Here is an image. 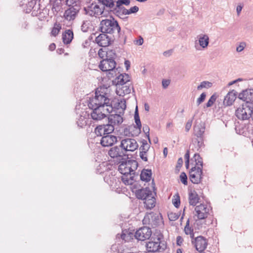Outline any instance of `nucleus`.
<instances>
[{
	"mask_svg": "<svg viewBox=\"0 0 253 253\" xmlns=\"http://www.w3.org/2000/svg\"><path fill=\"white\" fill-rule=\"evenodd\" d=\"M98 88L94 96L89 97L87 105L92 110L90 113L91 118L94 121H100L106 117L113 111L112 101L108 98L107 94Z\"/></svg>",
	"mask_w": 253,
	"mask_h": 253,
	"instance_id": "nucleus-1",
	"label": "nucleus"
},
{
	"mask_svg": "<svg viewBox=\"0 0 253 253\" xmlns=\"http://www.w3.org/2000/svg\"><path fill=\"white\" fill-rule=\"evenodd\" d=\"M99 28L103 33L113 34L117 32L119 34L121 31V27L118 22L113 18L111 19L102 20L100 22Z\"/></svg>",
	"mask_w": 253,
	"mask_h": 253,
	"instance_id": "nucleus-2",
	"label": "nucleus"
},
{
	"mask_svg": "<svg viewBox=\"0 0 253 253\" xmlns=\"http://www.w3.org/2000/svg\"><path fill=\"white\" fill-rule=\"evenodd\" d=\"M118 107L121 108V110L117 112L119 114L109 115L108 117L109 123H110L115 127L119 126L123 122L122 116L124 115V110L126 108V101L125 100H121L119 102Z\"/></svg>",
	"mask_w": 253,
	"mask_h": 253,
	"instance_id": "nucleus-3",
	"label": "nucleus"
},
{
	"mask_svg": "<svg viewBox=\"0 0 253 253\" xmlns=\"http://www.w3.org/2000/svg\"><path fill=\"white\" fill-rule=\"evenodd\" d=\"M101 4L99 5L96 2L93 1L91 3H88L84 8L85 14L90 16L97 17L102 14L104 11L105 5L99 1Z\"/></svg>",
	"mask_w": 253,
	"mask_h": 253,
	"instance_id": "nucleus-4",
	"label": "nucleus"
},
{
	"mask_svg": "<svg viewBox=\"0 0 253 253\" xmlns=\"http://www.w3.org/2000/svg\"><path fill=\"white\" fill-rule=\"evenodd\" d=\"M251 106L252 103H250L249 105L245 104L243 105L242 107L238 108L235 112L237 118L242 121L249 120L252 115Z\"/></svg>",
	"mask_w": 253,
	"mask_h": 253,
	"instance_id": "nucleus-5",
	"label": "nucleus"
},
{
	"mask_svg": "<svg viewBox=\"0 0 253 253\" xmlns=\"http://www.w3.org/2000/svg\"><path fill=\"white\" fill-rule=\"evenodd\" d=\"M132 192L135 193L136 198L138 199L144 200L152 195V191L148 187L145 188L141 187L140 185L135 184L132 188Z\"/></svg>",
	"mask_w": 253,
	"mask_h": 253,
	"instance_id": "nucleus-6",
	"label": "nucleus"
},
{
	"mask_svg": "<svg viewBox=\"0 0 253 253\" xmlns=\"http://www.w3.org/2000/svg\"><path fill=\"white\" fill-rule=\"evenodd\" d=\"M123 148V151L126 154L127 151H133L138 147L136 141L132 138H126L122 140L120 145Z\"/></svg>",
	"mask_w": 253,
	"mask_h": 253,
	"instance_id": "nucleus-7",
	"label": "nucleus"
},
{
	"mask_svg": "<svg viewBox=\"0 0 253 253\" xmlns=\"http://www.w3.org/2000/svg\"><path fill=\"white\" fill-rule=\"evenodd\" d=\"M203 169L197 168L196 166L192 167L189 171V178L194 184H199L203 178Z\"/></svg>",
	"mask_w": 253,
	"mask_h": 253,
	"instance_id": "nucleus-8",
	"label": "nucleus"
},
{
	"mask_svg": "<svg viewBox=\"0 0 253 253\" xmlns=\"http://www.w3.org/2000/svg\"><path fill=\"white\" fill-rule=\"evenodd\" d=\"M134 118L135 120V123L136 124V126H133L129 127V130L130 131L131 136H138L140 133L141 128L142 127V125L139 116L137 106H136L135 110Z\"/></svg>",
	"mask_w": 253,
	"mask_h": 253,
	"instance_id": "nucleus-9",
	"label": "nucleus"
},
{
	"mask_svg": "<svg viewBox=\"0 0 253 253\" xmlns=\"http://www.w3.org/2000/svg\"><path fill=\"white\" fill-rule=\"evenodd\" d=\"M116 63L113 59H102L99 65L100 69L103 72H110L116 70Z\"/></svg>",
	"mask_w": 253,
	"mask_h": 253,
	"instance_id": "nucleus-10",
	"label": "nucleus"
},
{
	"mask_svg": "<svg viewBox=\"0 0 253 253\" xmlns=\"http://www.w3.org/2000/svg\"><path fill=\"white\" fill-rule=\"evenodd\" d=\"M123 148L120 146H114L108 151V155L112 158H117L120 161L124 160V157L128 159L127 155L125 153Z\"/></svg>",
	"mask_w": 253,
	"mask_h": 253,
	"instance_id": "nucleus-11",
	"label": "nucleus"
},
{
	"mask_svg": "<svg viewBox=\"0 0 253 253\" xmlns=\"http://www.w3.org/2000/svg\"><path fill=\"white\" fill-rule=\"evenodd\" d=\"M192 243L198 252H203L207 248L208 244L207 239L202 236L194 238L192 240Z\"/></svg>",
	"mask_w": 253,
	"mask_h": 253,
	"instance_id": "nucleus-12",
	"label": "nucleus"
},
{
	"mask_svg": "<svg viewBox=\"0 0 253 253\" xmlns=\"http://www.w3.org/2000/svg\"><path fill=\"white\" fill-rule=\"evenodd\" d=\"M152 235L151 228L144 226L138 229L135 233V238L139 241H145L149 239Z\"/></svg>",
	"mask_w": 253,
	"mask_h": 253,
	"instance_id": "nucleus-13",
	"label": "nucleus"
},
{
	"mask_svg": "<svg viewBox=\"0 0 253 253\" xmlns=\"http://www.w3.org/2000/svg\"><path fill=\"white\" fill-rule=\"evenodd\" d=\"M118 141V137L113 135H106L102 136L100 143L103 147L112 146Z\"/></svg>",
	"mask_w": 253,
	"mask_h": 253,
	"instance_id": "nucleus-14",
	"label": "nucleus"
},
{
	"mask_svg": "<svg viewBox=\"0 0 253 253\" xmlns=\"http://www.w3.org/2000/svg\"><path fill=\"white\" fill-rule=\"evenodd\" d=\"M195 211L196 212L195 215L197 216L198 219H203L208 217L209 209L206 205L200 204L195 207Z\"/></svg>",
	"mask_w": 253,
	"mask_h": 253,
	"instance_id": "nucleus-15",
	"label": "nucleus"
},
{
	"mask_svg": "<svg viewBox=\"0 0 253 253\" xmlns=\"http://www.w3.org/2000/svg\"><path fill=\"white\" fill-rule=\"evenodd\" d=\"M238 98L245 101L247 105L252 103L251 102H253V89H248L242 91L239 94Z\"/></svg>",
	"mask_w": 253,
	"mask_h": 253,
	"instance_id": "nucleus-16",
	"label": "nucleus"
},
{
	"mask_svg": "<svg viewBox=\"0 0 253 253\" xmlns=\"http://www.w3.org/2000/svg\"><path fill=\"white\" fill-rule=\"evenodd\" d=\"M95 42L99 46L105 47L109 46L111 42L109 36L103 33L96 37Z\"/></svg>",
	"mask_w": 253,
	"mask_h": 253,
	"instance_id": "nucleus-17",
	"label": "nucleus"
},
{
	"mask_svg": "<svg viewBox=\"0 0 253 253\" xmlns=\"http://www.w3.org/2000/svg\"><path fill=\"white\" fill-rule=\"evenodd\" d=\"M235 130L237 133L247 136L250 134V125L237 123L235 126Z\"/></svg>",
	"mask_w": 253,
	"mask_h": 253,
	"instance_id": "nucleus-18",
	"label": "nucleus"
},
{
	"mask_svg": "<svg viewBox=\"0 0 253 253\" xmlns=\"http://www.w3.org/2000/svg\"><path fill=\"white\" fill-rule=\"evenodd\" d=\"M237 92L235 90L229 91L224 97L223 105L225 106L232 105L237 98Z\"/></svg>",
	"mask_w": 253,
	"mask_h": 253,
	"instance_id": "nucleus-19",
	"label": "nucleus"
},
{
	"mask_svg": "<svg viewBox=\"0 0 253 253\" xmlns=\"http://www.w3.org/2000/svg\"><path fill=\"white\" fill-rule=\"evenodd\" d=\"M79 11V6H71L67 9L64 13V17L67 20H74Z\"/></svg>",
	"mask_w": 253,
	"mask_h": 253,
	"instance_id": "nucleus-20",
	"label": "nucleus"
},
{
	"mask_svg": "<svg viewBox=\"0 0 253 253\" xmlns=\"http://www.w3.org/2000/svg\"><path fill=\"white\" fill-rule=\"evenodd\" d=\"M194 134L196 137L204 138V134L205 131V124L203 122L196 123L193 128Z\"/></svg>",
	"mask_w": 253,
	"mask_h": 253,
	"instance_id": "nucleus-21",
	"label": "nucleus"
},
{
	"mask_svg": "<svg viewBox=\"0 0 253 253\" xmlns=\"http://www.w3.org/2000/svg\"><path fill=\"white\" fill-rule=\"evenodd\" d=\"M119 163L120 165L119 166L118 170L120 173L123 174V175L128 176V175H132V173L129 169V166H127V162L126 158L119 161Z\"/></svg>",
	"mask_w": 253,
	"mask_h": 253,
	"instance_id": "nucleus-22",
	"label": "nucleus"
},
{
	"mask_svg": "<svg viewBox=\"0 0 253 253\" xmlns=\"http://www.w3.org/2000/svg\"><path fill=\"white\" fill-rule=\"evenodd\" d=\"M204 146V138L194 137L192 139V142L190 148L194 151H200Z\"/></svg>",
	"mask_w": 253,
	"mask_h": 253,
	"instance_id": "nucleus-23",
	"label": "nucleus"
},
{
	"mask_svg": "<svg viewBox=\"0 0 253 253\" xmlns=\"http://www.w3.org/2000/svg\"><path fill=\"white\" fill-rule=\"evenodd\" d=\"M135 177V176L134 175H123L122 177V180L125 184L131 185V189H132L135 184L137 185L138 184L136 179H134Z\"/></svg>",
	"mask_w": 253,
	"mask_h": 253,
	"instance_id": "nucleus-24",
	"label": "nucleus"
},
{
	"mask_svg": "<svg viewBox=\"0 0 253 253\" xmlns=\"http://www.w3.org/2000/svg\"><path fill=\"white\" fill-rule=\"evenodd\" d=\"M74 38L73 32L72 30L69 29L62 34V40L65 44L70 43Z\"/></svg>",
	"mask_w": 253,
	"mask_h": 253,
	"instance_id": "nucleus-25",
	"label": "nucleus"
},
{
	"mask_svg": "<svg viewBox=\"0 0 253 253\" xmlns=\"http://www.w3.org/2000/svg\"><path fill=\"white\" fill-rule=\"evenodd\" d=\"M198 43L203 48L207 47L209 44V37L206 34L200 35L198 36Z\"/></svg>",
	"mask_w": 253,
	"mask_h": 253,
	"instance_id": "nucleus-26",
	"label": "nucleus"
},
{
	"mask_svg": "<svg viewBox=\"0 0 253 253\" xmlns=\"http://www.w3.org/2000/svg\"><path fill=\"white\" fill-rule=\"evenodd\" d=\"M110 8L112 9V10L113 13L120 17L122 15H126V8L122 5L119 6L118 4H116V6H114L113 8Z\"/></svg>",
	"mask_w": 253,
	"mask_h": 253,
	"instance_id": "nucleus-27",
	"label": "nucleus"
},
{
	"mask_svg": "<svg viewBox=\"0 0 253 253\" xmlns=\"http://www.w3.org/2000/svg\"><path fill=\"white\" fill-rule=\"evenodd\" d=\"M152 174V171L151 169H143L140 175V180L142 181L146 182L150 181Z\"/></svg>",
	"mask_w": 253,
	"mask_h": 253,
	"instance_id": "nucleus-28",
	"label": "nucleus"
},
{
	"mask_svg": "<svg viewBox=\"0 0 253 253\" xmlns=\"http://www.w3.org/2000/svg\"><path fill=\"white\" fill-rule=\"evenodd\" d=\"M199 196L196 192H191L189 193V202L190 205L196 206L199 203Z\"/></svg>",
	"mask_w": 253,
	"mask_h": 253,
	"instance_id": "nucleus-29",
	"label": "nucleus"
},
{
	"mask_svg": "<svg viewBox=\"0 0 253 253\" xmlns=\"http://www.w3.org/2000/svg\"><path fill=\"white\" fill-rule=\"evenodd\" d=\"M144 202L145 206L147 209H152L155 206V198L153 196V195H151V197H148L146 198Z\"/></svg>",
	"mask_w": 253,
	"mask_h": 253,
	"instance_id": "nucleus-30",
	"label": "nucleus"
},
{
	"mask_svg": "<svg viewBox=\"0 0 253 253\" xmlns=\"http://www.w3.org/2000/svg\"><path fill=\"white\" fill-rule=\"evenodd\" d=\"M191 160H194L195 162V166H196L197 168H200L201 169H203V159L198 153H195Z\"/></svg>",
	"mask_w": 253,
	"mask_h": 253,
	"instance_id": "nucleus-31",
	"label": "nucleus"
},
{
	"mask_svg": "<svg viewBox=\"0 0 253 253\" xmlns=\"http://www.w3.org/2000/svg\"><path fill=\"white\" fill-rule=\"evenodd\" d=\"M127 166H129V169L132 173V175H135V170L137 169L138 167L137 162L133 160H127Z\"/></svg>",
	"mask_w": 253,
	"mask_h": 253,
	"instance_id": "nucleus-32",
	"label": "nucleus"
},
{
	"mask_svg": "<svg viewBox=\"0 0 253 253\" xmlns=\"http://www.w3.org/2000/svg\"><path fill=\"white\" fill-rule=\"evenodd\" d=\"M119 0H98V1L101 2L103 5H105L107 8H113L115 6V2L117 4Z\"/></svg>",
	"mask_w": 253,
	"mask_h": 253,
	"instance_id": "nucleus-33",
	"label": "nucleus"
},
{
	"mask_svg": "<svg viewBox=\"0 0 253 253\" xmlns=\"http://www.w3.org/2000/svg\"><path fill=\"white\" fill-rule=\"evenodd\" d=\"M184 231L186 234L190 235V238L192 239L194 238V233L193 232V229L189 227V220L188 219L186 222V224L184 228Z\"/></svg>",
	"mask_w": 253,
	"mask_h": 253,
	"instance_id": "nucleus-34",
	"label": "nucleus"
},
{
	"mask_svg": "<svg viewBox=\"0 0 253 253\" xmlns=\"http://www.w3.org/2000/svg\"><path fill=\"white\" fill-rule=\"evenodd\" d=\"M141 143L142 145L139 148L140 152H143L144 151V153H147L150 147V144L144 139L141 141Z\"/></svg>",
	"mask_w": 253,
	"mask_h": 253,
	"instance_id": "nucleus-35",
	"label": "nucleus"
},
{
	"mask_svg": "<svg viewBox=\"0 0 253 253\" xmlns=\"http://www.w3.org/2000/svg\"><path fill=\"white\" fill-rule=\"evenodd\" d=\"M104 126L105 132L106 135H110V134L113 132L115 129V126L111 125L110 123H108L106 125H103Z\"/></svg>",
	"mask_w": 253,
	"mask_h": 253,
	"instance_id": "nucleus-36",
	"label": "nucleus"
},
{
	"mask_svg": "<svg viewBox=\"0 0 253 253\" xmlns=\"http://www.w3.org/2000/svg\"><path fill=\"white\" fill-rule=\"evenodd\" d=\"M104 126L103 125H99L97 126L95 129V132L97 136H103L106 135L105 132Z\"/></svg>",
	"mask_w": 253,
	"mask_h": 253,
	"instance_id": "nucleus-37",
	"label": "nucleus"
},
{
	"mask_svg": "<svg viewBox=\"0 0 253 253\" xmlns=\"http://www.w3.org/2000/svg\"><path fill=\"white\" fill-rule=\"evenodd\" d=\"M76 123L78 126L80 127H83L84 126L86 125L85 118L84 116H82V115H80L79 118L78 119Z\"/></svg>",
	"mask_w": 253,
	"mask_h": 253,
	"instance_id": "nucleus-38",
	"label": "nucleus"
},
{
	"mask_svg": "<svg viewBox=\"0 0 253 253\" xmlns=\"http://www.w3.org/2000/svg\"><path fill=\"white\" fill-rule=\"evenodd\" d=\"M212 83L208 81H203L198 86V90H200L203 88H209L211 87Z\"/></svg>",
	"mask_w": 253,
	"mask_h": 253,
	"instance_id": "nucleus-39",
	"label": "nucleus"
},
{
	"mask_svg": "<svg viewBox=\"0 0 253 253\" xmlns=\"http://www.w3.org/2000/svg\"><path fill=\"white\" fill-rule=\"evenodd\" d=\"M216 98H217L216 95L215 93L212 94L211 96V97L209 99V100H208V102L206 104V107L209 108V107H211L213 104V103L215 102V101H216Z\"/></svg>",
	"mask_w": 253,
	"mask_h": 253,
	"instance_id": "nucleus-40",
	"label": "nucleus"
},
{
	"mask_svg": "<svg viewBox=\"0 0 253 253\" xmlns=\"http://www.w3.org/2000/svg\"><path fill=\"white\" fill-rule=\"evenodd\" d=\"M172 199V204L175 208H178L180 204V197L178 194L175 195Z\"/></svg>",
	"mask_w": 253,
	"mask_h": 253,
	"instance_id": "nucleus-41",
	"label": "nucleus"
},
{
	"mask_svg": "<svg viewBox=\"0 0 253 253\" xmlns=\"http://www.w3.org/2000/svg\"><path fill=\"white\" fill-rule=\"evenodd\" d=\"M123 74H120L116 79L117 84L124 85L126 84Z\"/></svg>",
	"mask_w": 253,
	"mask_h": 253,
	"instance_id": "nucleus-42",
	"label": "nucleus"
},
{
	"mask_svg": "<svg viewBox=\"0 0 253 253\" xmlns=\"http://www.w3.org/2000/svg\"><path fill=\"white\" fill-rule=\"evenodd\" d=\"M107 56L106 58L108 59H113L115 60V59L116 57V54L115 53V50H107Z\"/></svg>",
	"mask_w": 253,
	"mask_h": 253,
	"instance_id": "nucleus-43",
	"label": "nucleus"
},
{
	"mask_svg": "<svg viewBox=\"0 0 253 253\" xmlns=\"http://www.w3.org/2000/svg\"><path fill=\"white\" fill-rule=\"evenodd\" d=\"M143 131L146 134V136L148 139L149 142L150 143V144H151V139L150 138V136H149L150 129H149V126L146 125H144L143 126Z\"/></svg>",
	"mask_w": 253,
	"mask_h": 253,
	"instance_id": "nucleus-44",
	"label": "nucleus"
},
{
	"mask_svg": "<svg viewBox=\"0 0 253 253\" xmlns=\"http://www.w3.org/2000/svg\"><path fill=\"white\" fill-rule=\"evenodd\" d=\"M180 179L181 182L185 185H187V176L184 172L181 173L180 175Z\"/></svg>",
	"mask_w": 253,
	"mask_h": 253,
	"instance_id": "nucleus-45",
	"label": "nucleus"
},
{
	"mask_svg": "<svg viewBox=\"0 0 253 253\" xmlns=\"http://www.w3.org/2000/svg\"><path fill=\"white\" fill-rule=\"evenodd\" d=\"M139 10V8L137 6L131 7L130 9L126 10V15H129L132 13H136Z\"/></svg>",
	"mask_w": 253,
	"mask_h": 253,
	"instance_id": "nucleus-46",
	"label": "nucleus"
},
{
	"mask_svg": "<svg viewBox=\"0 0 253 253\" xmlns=\"http://www.w3.org/2000/svg\"><path fill=\"white\" fill-rule=\"evenodd\" d=\"M179 215L178 213L170 212L168 213V217L170 221H175L179 218Z\"/></svg>",
	"mask_w": 253,
	"mask_h": 253,
	"instance_id": "nucleus-47",
	"label": "nucleus"
},
{
	"mask_svg": "<svg viewBox=\"0 0 253 253\" xmlns=\"http://www.w3.org/2000/svg\"><path fill=\"white\" fill-rule=\"evenodd\" d=\"M61 29V26H60V25H57V26H54L53 28H52V30L51 31V35L53 36H56V35H57L60 30V29Z\"/></svg>",
	"mask_w": 253,
	"mask_h": 253,
	"instance_id": "nucleus-48",
	"label": "nucleus"
},
{
	"mask_svg": "<svg viewBox=\"0 0 253 253\" xmlns=\"http://www.w3.org/2000/svg\"><path fill=\"white\" fill-rule=\"evenodd\" d=\"M131 88L130 87V86L129 85H127L126 84L123 85L122 87V90H123V93L126 94L130 93L131 92Z\"/></svg>",
	"mask_w": 253,
	"mask_h": 253,
	"instance_id": "nucleus-49",
	"label": "nucleus"
},
{
	"mask_svg": "<svg viewBox=\"0 0 253 253\" xmlns=\"http://www.w3.org/2000/svg\"><path fill=\"white\" fill-rule=\"evenodd\" d=\"M206 97V94L205 92L202 93L200 97L198 98L197 100V105L199 106L200 104L204 101Z\"/></svg>",
	"mask_w": 253,
	"mask_h": 253,
	"instance_id": "nucleus-50",
	"label": "nucleus"
},
{
	"mask_svg": "<svg viewBox=\"0 0 253 253\" xmlns=\"http://www.w3.org/2000/svg\"><path fill=\"white\" fill-rule=\"evenodd\" d=\"M106 53H107V50H106L105 48V49L100 48L98 52V54L101 58L103 59V58L104 57H105L106 58V56H107V54H106Z\"/></svg>",
	"mask_w": 253,
	"mask_h": 253,
	"instance_id": "nucleus-51",
	"label": "nucleus"
},
{
	"mask_svg": "<svg viewBox=\"0 0 253 253\" xmlns=\"http://www.w3.org/2000/svg\"><path fill=\"white\" fill-rule=\"evenodd\" d=\"M79 2V0H66V4L69 7L75 6L77 5V2Z\"/></svg>",
	"mask_w": 253,
	"mask_h": 253,
	"instance_id": "nucleus-52",
	"label": "nucleus"
},
{
	"mask_svg": "<svg viewBox=\"0 0 253 253\" xmlns=\"http://www.w3.org/2000/svg\"><path fill=\"white\" fill-rule=\"evenodd\" d=\"M192 122L193 119L191 120H189L186 123L185 125V130L186 132L189 131V130L191 128L192 124Z\"/></svg>",
	"mask_w": 253,
	"mask_h": 253,
	"instance_id": "nucleus-53",
	"label": "nucleus"
},
{
	"mask_svg": "<svg viewBox=\"0 0 253 253\" xmlns=\"http://www.w3.org/2000/svg\"><path fill=\"white\" fill-rule=\"evenodd\" d=\"M130 0H119L117 4L119 6L121 5H128L130 4Z\"/></svg>",
	"mask_w": 253,
	"mask_h": 253,
	"instance_id": "nucleus-54",
	"label": "nucleus"
},
{
	"mask_svg": "<svg viewBox=\"0 0 253 253\" xmlns=\"http://www.w3.org/2000/svg\"><path fill=\"white\" fill-rule=\"evenodd\" d=\"M61 9V6L57 4V3H54L53 6H52V10L53 11H55L57 13Z\"/></svg>",
	"mask_w": 253,
	"mask_h": 253,
	"instance_id": "nucleus-55",
	"label": "nucleus"
},
{
	"mask_svg": "<svg viewBox=\"0 0 253 253\" xmlns=\"http://www.w3.org/2000/svg\"><path fill=\"white\" fill-rule=\"evenodd\" d=\"M147 153H144V151L143 152H140L139 153V156L140 158L145 162L148 161V159L147 157Z\"/></svg>",
	"mask_w": 253,
	"mask_h": 253,
	"instance_id": "nucleus-56",
	"label": "nucleus"
},
{
	"mask_svg": "<svg viewBox=\"0 0 253 253\" xmlns=\"http://www.w3.org/2000/svg\"><path fill=\"white\" fill-rule=\"evenodd\" d=\"M246 45V44L245 42H242L240 43V44L236 48V51L237 52H241L243 51L245 48V46Z\"/></svg>",
	"mask_w": 253,
	"mask_h": 253,
	"instance_id": "nucleus-57",
	"label": "nucleus"
},
{
	"mask_svg": "<svg viewBox=\"0 0 253 253\" xmlns=\"http://www.w3.org/2000/svg\"><path fill=\"white\" fill-rule=\"evenodd\" d=\"M170 81L169 80H163L162 81V85L164 88H166L169 85Z\"/></svg>",
	"mask_w": 253,
	"mask_h": 253,
	"instance_id": "nucleus-58",
	"label": "nucleus"
},
{
	"mask_svg": "<svg viewBox=\"0 0 253 253\" xmlns=\"http://www.w3.org/2000/svg\"><path fill=\"white\" fill-rule=\"evenodd\" d=\"M183 241V238L180 236H178L176 238V244L178 246H181L182 244Z\"/></svg>",
	"mask_w": 253,
	"mask_h": 253,
	"instance_id": "nucleus-59",
	"label": "nucleus"
},
{
	"mask_svg": "<svg viewBox=\"0 0 253 253\" xmlns=\"http://www.w3.org/2000/svg\"><path fill=\"white\" fill-rule=\"evenodd\" d=\"M121 237L122 238V240L125 241H126L128 240L129 239V236L128 235H126L124 232V231L122 232V233L121 234Z\"/></svg>",
	"mask_w": 253,
	"mask_h": 253,
	"instance_id": "nucleus-60",
	"label": "nucleus"
},
{
	"mask_svg": "<svg viewBox=\"0 0 253 253\" xmlns=\"http://www.w3.org/2000/svg\"><path fill=\"white\" fill-rule=\"evenodd\" d=\"M102 166L105 167L103 164H100L96 169V172L97 173L101 174L104 172V170H101Z\"/></svg>",
	"mask_w": 253,
	"mask_h": 253,
	"instance_id": "nucleus-61",
	"label": "nucleus"
},
{
	"mask_svg": "<svg viewBox=\"0 0 253 253\" xmlns=\"http://www.w3.org/2000/svg\"><path fill=\"white\" fill-rule=\"evenodd\" d=\"M184 158L185 159V161H189L190 152L189 150H187L186 153L184 155Z\"/></svg>",
	"mask_w": 253,
	"mask_h": 253,
	"instance_id": "nucleus-62",
	"label": "nucleus"
},
{
	"mask_svg": "<svg viewBox=\"0 0 253 253\" xmlns=\"http://www.w3.org/2000/svg\"><path fill=\"white\" fill-rule=\"evenodd\" d=\"M143 39L141 37H140V38L136 41V44L141 45L143 43Z\"/></svg>",
	"mask_w": 253,
	"mask_h": 253,
	"instance_id": "nucleus-63",
	"label": "nucleus"
},
{
	"mask_svg": "<svg viewBox=\"0 0 253 253\" xmlns=\"http://www.w3.org/2000/svg\"><path fill=\"white\" fill-rule=\"evenodd\" d=\"M123 76L124 77V79H125L124 80L126 84H127L128 82H129L130 77L128 74L125 73L123 74Z\"/></svg>",
	"mask_w": 253,
	"mask_h": 253,
	"instance_id": "nucleus-64",
	"label": "nucleus"
}]
</instances>
